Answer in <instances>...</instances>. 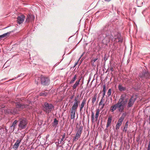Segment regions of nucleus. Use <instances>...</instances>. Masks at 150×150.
<instances>
[{
    "instance_id": "nucleus-30",
    "label": "nucleus",
    "mask_w": 150,
    "mask_h": 150,
    "mask_svg": "<svg viewBox=\"0 0 150 150\" xmlns=\"http://www.w3.org/2000/svg\"><path fill=\"white\" fill-rule=\"evenodd\" d=\"M111 89L110 88L107 93V95L108 97H109L111 95Z\"/></svg>"
},
{
    "instance_id": "nucleus-37",
    "label": "nucleus",
    "mask_w": 150,
    "mask_h": 150,
    "mask_svg": "<svg viewBox=\"0 0 150 150\" xmlns=\"http://www.w3.org/2000/svg\"><path fill=\"white\" fill-rule=\"evenodd\" d=\"M97 59H93L92 60V62H93V63H94L97 60Z\"/></svg>"
},
{
    "instance_id": "nucleus-32",
    "label": "nucleus",
    "mask_w": 150,
    "mask_h": 150,
    "mask_svg": "<svg viewBox=\"0 0 150 150\" xmlns=\"http://www.w3.org/2000/svg\"><path fill=\"white\" fill-rule=\"evenodd\" d=\"M106 92V86L104 84L103 86V89L102 91V92Z\"/></svg>"
},
{
    "instance_id": "nucleus-28",
    "label": "nucleus",
    "mask_w": 150,
    "mask_h": 150,
    "mask_svg": "<svg viewBox=\"0 0 150 150\" xmlns=\"http://www.w3.org/2000/svg\"><path fill=\"white\" fill-rule=\"evenodd\" d=\"M150 74L148 72H145L144 74V76L146 78H148L149 77Z\"/></svg>"
},
{
    "instance_id": "nucleus-22",
    "label": "nucleus",
    "mask_w": 150,
    "mask_h": 150,
    "mask_svg": "<svg viewBox=\"0 0 150 150\" xmlns=\"http://www.w3.org/2000/svg\"><path fill=\"white\" fill-rule=\"evenodd\" d=\"M83 127H81L77 131L76 133L79 135L81 136V135L82 132Z\"/></svg>"
},
{
    "instance_id": "nucleus-23",
    "label": "nucleus",
    "mask_w": 150,
    "mask_h": 150,
    "mask_svg": "<svg viewBox=\"0 0 150 150\" xmlns=\"http://www.w3.org/2000/svg\"><path fill=\"white\" fill-rule=\"evenodd\" d=\"M80 137V136L78 134H77L76 133V134L73 139V141H76L78 140L79 138Z\"/></svg>"
},
{
    "instance_id": "nucleus-6",
    "label": "nucleus",
    "mask_w": 150,
    "mask_h": 150,
    "mask_svg": "<svg viewBox=\"0 0 150 150\" xmlns=\"http://www.w3.org/2000/svg\"><path fill=\"white\" fill-rule=\"evenodd\" d=\"M125 116L126 114L125 113H123L119 119L116 125V129H118L122 125Z\"/></svg>"
},
{
    "instance_id": "nucleus-27",
    "label": "nucleus",
    "mask_w": 150,
    "mask_h": 150,
    "mask_svg": "<svg viewBox=\"0 0 150 150\" xmlns=\"http://www.w3.org/2000/svg\"><path fill=\"white\" fill-rule=\"evenodd\" d=\"M47 93H46L44 91H42L40 93V95L41 96H46V94Z\"/></svg>"
},
{
    "instance_id": "nucleus-10",
    "label": "nucleus",
    "mask_w": 150,
    "mask_h": 150,
    "mask_svg": "<svg viewBox=\"0 0 150 150\" xmlns=\"http://www.w3.org/2000/svg\"><path fill=\"white\" fill-rule=\"evenodd\" d=\"M135 99L133 97H131L128 102L127 107L128 108L131 107L133 105Z\"/></svg>"
},
{
    "instance_id": "nucleus-31",
    "label": "nucleus",
    "mask_w": 150,
    "mask_h": 150,
    "mask_svg": "<svg viewBox=\"0 0 150 150\" xmlns=\"http://www.w3.org/2000/svg\"><path fill=\"white\" fill-rule=\"evenodd\" d=\"M104 101V100L103 99L101 98L99 103V105H102L104 103H103Z\"/></svg>"
},
{
    "instance_id": "nucleus-5",
    "label": "nucleus",
    "mask_w": 150,
    "mask_h": 150,
    "mask_svg": "<svg viewBox=\"0 0 150 150\" xmlns=\"http://www.w3.org/2000/svg\"><path fill=\"white\" fill-rule=\"evenodd\" d=\"M96 111L95 116H94V112H91V120L92 123H93L95 121H97L99 117V114L100 112V110L98 109H97Z\"/></svg>"
},
{
    "instance_id": "nucleus-25",
    "label": "nucleus",
    "mask_w": 150,
    "mask_h": 150,
    "mask_svg": "<svg viewBox=\"0 0 150 150\" xmlns=\"http://www.w3.org/2000/svg\"><path fill=\"white\" fill-rule=\"evenodd\" d=\"M77 77V76H76V75H75L74 78L72 79L71 81H70V84H71L74 83L75 80H76Z\"/></svg>"
},
{
    "instance_id": "nucleus-7",
    "label": "nucleus",
    "mask_w": 150,
    "mask_h": 150,
    "mask_svg": "<svg viewBox=\"0 0 150 150\" xmlns=\"http://www.w3.org/2000/svg\"><path fill=\"white\" fill-rule=\"evenodd\" d=\"M40 77L41 82L42 84L46 85L49 83L50 81L49 79L47 77L41 75Z\"/></svg>"
},
{
    "instance_id": "nucleus-43",
    "label": "nucleus",
    "mask_w": 150,
    "mask_h": 150,
    "mask_svg": "<svg viewBox=\"0 0 150 150\" xmlns=\"http://www.w3.org/2000/svg\"><path fill=\"white\" fill-rule=\"evenodd\" d=\"M62 142H61V140H60L59 142H58V143L59 144H60Z\"/></svg>"
},
{
    "instance_id": "nucleus-20",
    "label": "nucleus",
    "mask_w": 150,
    "mask_h": 150,
    "mask_svg": "<svg viewBox=\"0 0 150 150\" xmlns=\"http://www.w3.org/2000/svg\"><path fill=\"white\" fill-rule=\"evenodd\" d=\"M97 97V93H95L93 97L92 100V103L93 105L95 102L96 101Z\"/></svg>"
},
{
    "instance_id": "nucleus-14",
    "label": "nucleus",
    "mask_w": 150,
    "mask_h": 150,
    "mask_svg": "<svg viewBox=\"0 0 150 150\" xmlns=\"http://www.w3.org/2000/svg\"><path fill=\"white\" fill-rule=\"evenodd\" d=\"M87 99L84 98L83 100L81 105L79 106V110L80 111H81L84 105L86 104Z\"/></svg>"
},
{
    "instance_id": "nucleus-18",
    "label": "nucleus",
    "mask_w": 150,
    "mask_h": 150,
    "mask_svg": "<svg viewBox=\"0 0 150 150\" xmlns=\"http://www.w3.org/2000/svg\"><path fill=\"white\" fill-rule=\"evenodd\" d=\"M80 79L77 80L75 83L74 85L73 86V89H75L76 88V87L79 85V82H80Z\"/></svg>"
},
{
    "instance_id": "nucleus-44",
    "label": "nucleus",
    "mask_w": 150,
    "mask_h": 150,
    "mask_svg": "<svg viewBox=\"0 0 150 150\" xmlns=\"http://www.w3.org/2000/svg\"><path fill=\"white\" fill-rule=\"evenodd\" d=\"M149 124H150V116H149Z\"/></svg>"
},
{
    "instance_id": "nucleus-41",
    "label": "nucleus",
    "mask_w": 150,
    "mask_h": 150,
    "mask_svg": "<svg viewBox=\"0 0 150 150\" xmlns=\"http://www.w3.org/2000/svg\"><path fill=\"white\" fill-rule=\"evenodd\" d=\"M132 80H130L129 81V83H132Z\"/></svg>"
},
{
    "instance_id": "nucleus-38",
    "label": "nucleus",
    "mask_w": 150,
    "mask_h": 150,
    "mask_svg": "<svg viewBox=\"0 0 150 150\" xmlns=\"http://www.w3.org/2000/svg\"><path fill=\"white\" fill-rule=\"evenodd\" d=\"M110 69L111 70V71H113V68L112 67H111L110 68Z\"/></svg>"
},
{
    "instance_id": "nucleus-45",
    "label": "nucleus",
    "mask_w": 150,
    "mask_h": 150,
    "mask_svg": "<svg viewBox=\"0 0 150 150\" xmlns=\"http://www.w3.org/2000/svg\"><path fill=\"white\" fill-rule=\"evenodd\" d=\"M36 78L35 79V82H36Z\"/></svg>"
},
{
    "instance_id": "nucleus-3",
    "label": "nucleus",
    "mask_w": 150,
    "mask_h": 150,
    "mask_svg": "<svg viewBox=\"0 0 150 150\" xmlns=\"http://www.w3.org/2000/svg\"><path fill=\"white\" fill-rule=\"evenodd\" d=\"M54 108V106L52 104H49L47 102L44 103L43 109L46 113H49Z\"/></svg>"
},
{
    "instance_id": "nucleus-21",
    "label": "nucleus",
    "mask_w": 150,
    "mask_h": 150,
    "mask_svg": "<svg viewBox=\"0 0 150 150\" xmlns=\"http://www.w3.org/2000/svg\"><path fill=\"white\" fill-rule=\"evenodd\" d=\"M128 122L127 121L123 129V131L126 132L127 130Z\"/></svg>"
},
{
    "instance_id": "nucleus-11",
    "label": "nucleus",
    "mask_w": 150,
    "mask_h": 150,
    "mask_svg": "<svg viewBox=\"0 0 150 150\" xmlns=\"http://www.w3.org/2000/svg\"><path fill=\"white\" fill-rule=\"evenodd\" d=\"M25 18L24 15H21L19 16L17 18V23L19 24L22 23L24 21Z\"/></svg>"
},
{
    "instance_id": "nucleus-17",
    "label": "nucleus",
    "mask_w": 150,
    "mask_h": 150,
    "mask_svg": "<svg viewBox=\"0 0 150 150\" xmlns=\"http://www.w3.org/2000/svg\"><path fill=\"white\" fill-rule=\"evenodd\" d=\"M11 32H9L0 35V41L1 40L2 38L5 37H7V36L9 35V34L11 33Z\"/></svg>"
},
{
    "instance_id": "nucleus-12",
    "label": "nucleus",
    "mask_w": 150,
    "mask_h": 150,
    "mask_svg": "<svg viewBox=\"0 0 150 150\" xmlns=\"http://www.w3.org/2000/svg\"><path fill=\"white\" fill-rule=\"evenodd\" d=\"M35 19V17L33 15H28L25 20V22L27 23H28L30 21H33Z\"/></svg>"
},
{
    "instance_id": "nucleus-39",
    "label": "nucleus",
    "mask_w": 150,
    "mask_h": 150,
    "mask_svg": "<svg viewBox=\"0 0 150 150\" xmlns=\"http://www.w3.org/2000/svg\"><path fill=\"white\" fill-rule=\"evenodd\" d=\"M102 105V106L101 108V109H102L103 108H104V107L105 106V104H103V105Z\"/></svg>"
},
{
    "instance_id": "nucleus-8",
    "label": "nucleus",
    "mask_w": 150,
    "mask_h": 150,
    "mask_svg": "<svg viewBox=\"0 0 150 150\" xmlns=\"http://www.w3.org/2000/svg\"><path fill=\"white\" fill-rule=\"evenodd\" d=\"M117 104V108L118 111L120 112L123 111L125 107V105L126 104L118 102Z\"/></svg>"
},
{
    "instance_id": "nucleus-4",
    "label": "nucleus",
    "mask_w": 150,
    "mask_h": 150,
    "mask_svg": "<svg viewBox=\"0 0 150 150\" xmlns=\"http://www.w3.org/2000/svg\"><path fill=\"white\" fill-rule=\"evenodd\" d=\"M28 105L23 104H21L18 103L16 104V108L13 110V112L14 113H18L19 111L24 108H27Z\"/></svg>"
},
{
    "instance_id": "nucleus-40",
    "label": "nucleus",
    "mask_w": 150,
    "mask_h": 150,
    "mask_svg": "<svg viewBox=\"0 0 150 150\" xmlns=\"http://www.w3.org/2000/svg\"><path fill=\"white\" fill-rule=\"evenodd\" d=\"M37 82H36V84H38V81H39V78H37Z\"/></svg>"
},
{
    "instance_id": "nucleus-24",
    "label": "nucleus",
    "mask_w": 150,
    "mask_h": 150,
    "mask_svg": "<svg viewBox=\"0 0 150 150\" xmlns=\"http://www.w3.org/2000/svg\"><path fill=\"white\" fill-rule=\"evenodd\" d=\"M17 121L16 120H15L12 123V125L11 126V127H13V129L14 130L15 129V127L16 126V124L17 123Z\"/></svg>"
},
{
    "instance_id": "nucleus-34",
    "label": "nucleus",
    "mask_w": 150,
    "mask_h": 150,
    "mask_svg": "<svg viewBox=\"0 0 150 150\" xmlns=\"http://www.w3.org/2000/svg\"><path fill=\"white\" fill-rule=\"evenodd\" d=\"M147 150H150V141L149 142V144L148 145Z\"/></svg>"
},
{
    "instance_id": "nucleus-2",
    "label": "nucleus",
    "mask_w": 150,
    "mask_h": 150,
    "mask_svg": "<svg viewBox=\"0 0 150 150\" xmlns=\"http://www.w3.org/2000/svg\"><path fill=\"white\" fill-rule=\"evenodd\" d=\"M19 122L18 125L19 129L21 130L26 128L28 122L25 118H23L20 119L19 120Z\"/></svg>"
},
{
    "instance_id": "nucleus-13",
    "label": "nucleus",
    "mask_w": 150,
    "mask_h": 150,
    "mask_svg": "<svg viewBox=\"0 0 150 150\" xmlns=\"http://www.w3.org/2000/svg\"><path fill=\"white\" fill-rule=\"evenodd\" d=\"M22 139L23 138L18 139L16 140V142L13 146L14 148L16 149H17L18 148Z\"/></svg>"
},
{
    "instance_id": "nucleus-33",
    "label": "nucleus",
    "mask_w": 150,
    "mask_h": 150,
    "mask_svg": "<svg viewBox=\"0 0 150 150\" xmlns=\"http://www.w3.org/2000/svg\"><path fill=\"white\" fill-rule=\"evenodd\" d=\"M66 136V134L65 133H64L62 136V137L61 139V142H62L65 138Z\"/></svg>"
},
{
    "instance_id": "nucleus-19",
    "label": "nucleus",
    "mask_w": 150,
    "mask_h": 150,
    "mask_svg": "<svg viewBox=\"0 0 150 150\" xmlns=\"http://www.w3.org/2000/svg\"><path fill=\"white\" fill-rule=\"evenodd\" d=\"M118 88L120 91H124L126 90V88L123 86L121 84H120L118 86Z\"/></svg>"
},
{
    "instance_id": "nucleus-9",
    "label": "nucleus",
    "mask_w": 150,
    "mask_h": 150,
    "mask_svg": "<svg viewBox=\"0 0 150 150\" xmlns=\"http://www.w3.org/2000/svg\"><path fill=\"white\" fill-rule=\"evenodd\" d=\"M126 96V95L125 94L122 95L118 102L126 104L128 100L127 98L125 99Z\"/></svg>"
},
{
    "instance_id": "nucleus-26",
    "label": "nucleus",
    "mask_w": 150,
    "mask_h": 150,
    "mask_svg": "<svg viewBox=\"0 0 150 150\" xmlns=\"http://www.w3.org/2000/svg\"><path fill=\"white\" fill-rule=\"evenodd\" d=\"M112 109H111V110L112 112H113L114 111H115V110H116L117 108V105L116 104L114 106H112Z\"/></svg>"
},
{
    "instance_id": "nucleus-36",
    "label": "nucleus",
    "mask_w": 150,
    "mask_h": 150,
    "mask_svg": "<svg viewBox=\"0 0 150 150\" xmlns=\"http://www.w3.org/2000/svg\"><path fill=\"white\" fill-rule=\"evenodd\" d=\"M71 116V119H74L75 118V115H70Z\"/></svg>"
},
{
    "instance_id": "nucleus-16",
    "label": "nucleus",
    "mask_w": 150,
    "mask_h": 150,
    "mask_svg": "<svg viewBox=\"0 0 150 150\" xmlns=\"http://www.w3.org/2000/svg\"><path fill=\"white\" fill-rule=\"evenodd\" d=\"M112 120V117L109 116L108 118L107 123L106 125V128H108L111 124Z\"/></svg>"
},
{
    "instance_id": "nucleus-1",
    "label": "nucleus",
    "mask_w": 150,
    "mask_h": 150,
    "mask_svg": "<svg viewBox=\"0 0 150 150\" xmlns=\"http://www.w3.org/2000/svg\"><path fill=\"white\" fill-rule=\"evenodd\" d=\"M79 95H77L74 98V103L71 110L70 115H75L76 112L80 102L79 99Z\"/></svg>"
},
{
    "instance_id": "nucleus-15",
    "label": "nucleus",
    "mask_w": 150,
    "mask_h": 150,
    "mask_svg": "<svg viewBox=\"0 0 150 150\" xmlns=\"http://www.w3.org/2000/svg\"><path fill=\"white\" fill-rule=\"evenodd\" d=\"M102 42L104 44L107 45L110 42V39L108 37H106L103 39Z\"/></svg>"
},
{
    "instance_id": "nucleus-35",
    "label": "nucleus",
    "mask_w": 150,
    "mask_h": 150,
    "mask_svg": "<svg viewBox=\"0 0 150 150\" xmlns=\"http://www.w3.org/2000/svg\"><path fill=\"white\" fill-rule=\"evenodd\" d=\"M103 94V96L102 98L103 99V98L105 96V92H102Z\"/></svg>"
},
{
    "instance_id": "nucleus-42",
    "label": "nucleus",
    "mask_w": 150,
    "mask_h": 150,
    "mask_svg": "<svg viewBox=\"0 0 150 150\" xmlns=\"http://www.w3.org/2000/svg\"><path fill=\"white\" fill-rule=\"evenodd\" d=\"M74 96V95H73V96H71V97L70 98L71 99H72L73 98Z\"/></svg>"
},
{
    "instance_id": "nucleus-29",
    "label": "nucleus",
    "mask_w": 150,
    "mask_h": 150,
    "mask_svg": "<svg viewBox=\"0 0 150 150\" xmlns=\"http://www.w3.org/2000/svg\"><path fill=\"white\" fill-rule=\"evenodd\" d=\"M58 121L56 118L54 119L53 124L54 125H57L58 123Z\"/></svg>"
}]
</instances>
